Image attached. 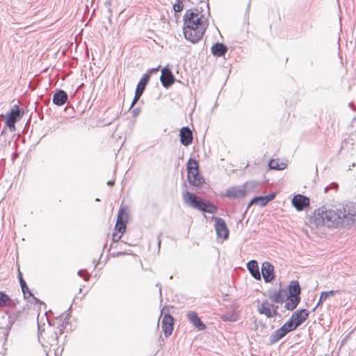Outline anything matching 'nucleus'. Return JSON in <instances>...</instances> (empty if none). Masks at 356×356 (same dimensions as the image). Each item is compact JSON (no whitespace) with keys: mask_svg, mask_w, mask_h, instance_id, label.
<instances>
[{"mask_svg":"<svg viewBox=\"0 0 356 356\" xmlns=\"http://www.w3.org/2000/svg\"><path fill=\"white\" fill-rule=\"evenodd\" d=\"M313 218L317 226L350 228L356 226V203L349 202L332 208L321 207L315 210Z\"/></svg>","mask_w":356,"mask_h":356,"instance_id":"obj_1","label":"nucleus"},{"mask_svg":"<svg viewBox=\"0 0 356 356\" xmlns=\"http://www.w3.org/2000/svg\"><path fill=\"white\" fill-rule=\"evenodd\" d=\"M208 19L198 9L187 10L184 15V35L185 38L195 44L203 37L208 28Z\"/></svg>","mask_w":356,"mask_h":356,"instance_id":"obj_2","label":"nucleus"},{"mask_svg":"<svg viewBox=\"0 0 356 356\" xmlns=\"http://www.w3.org/2000/svg\"><path fill=\"white\" fill-rule=\"evenodd\" d=\"M183 200L186 204L203 212L215 213L217 207L208 200H204L188 191L183 193Z\"/></svg>","mask_w":356,"mask_h":356,"instance_id":"obj_3","label":"nucleus"},{"mask_svg":"<svg viewBox=\"0 0 356 356\" xmlns=\"http://www.w3.org/2000/svg\"><path fill=\"white\" fill-rule=\"evenodd\" d=\"M258 186L257 181H247L243 185L234 186L226 189L221 195L222 197L229 199H241L250 193L252 192Z\"/></svg>","mask_w":356,"mask_h":356,"instance_id":"obj_4","label":"nucleus"},{"mask_svg":"<svg viewBox=\"0 0 356 356\" xmlns=\"http://www.w3.org/2000/svg\"><path fill=\"white\" fill-rule=\"evenodd\" d=\"M187 179L191 186L196 189L200 188L204 183V179L200 174L199 165L194 159H189L187 163Z\"/></svg>","mask_w":356,"mask_h":356,"instance_id":"obj_5","label":"nucleus"},{"mask_svg":"<svg viewBox=\"0 0 356 356\" xmlns=\"http://www.w3.org/2000/svg\"><path fill=\"white\" fill-rule=\"evenodd\" d=\"M278 306L270 303L268 300H264L258 307V312L261 314L265 315L267 318H273L278 314Z\"/></svg>","mask_w":356,"mask_h":356,"instance_id":"obj_6","label":"nucleus"},{"mask_svg":"<svg viewBox=\"0 0 356 356\" xmlns=\"http://www.w3.org/2000/svg\"><path fill=\"white\" fill-rule=\"evenodd\" d=\"M212 220L215 221V229L218 237L227 239L229 236V229L225 220L217 216H213Z\"/></svg>","mask_w":356,"mask_h":356,"instance_id":"obj_7","label":"nucleus"},{"mask_svg":"<svg viewBox=\"0 0 356 356\" xmlns=\"http://www.w3.org/2000/svg\"><path fill=\"white\" fill-rule=\"evenodd\" d=\"M128 220V216L125 211L124 208H120L118 211L117 222L115 226V231H118V234H124L126 229V224Z\"/></svg>","mask_w":356,"mask_h":356,"instance_id":"obj_8","label":"nucleus"},{"mask_svg":"<svg viewBox=\"0 0 356 356\" xmlns=\"http://www.w3.org/2000/svg\"><path fill=\"white\" fill-rule=\"evenodd\" d=\"M160 80L163 86L165 88H170L175 82V76L168 67H164L161 71Z\"/></svg>","mask_w":356,"mask_h":356,"instance_id":"obj_9","label":"nucleus"},{"mask_svg":"<svg viewBox=\"0 0 356 356\" xmlns=\"http://www.w3.org/2000/svg\"><path fill=\"white\" fill-rule=\"evenodd\" d=\"M174 326V318L168 314H165L161 321V327L164 332L165 337H168L171 335Z\"/></svg>","mask_w":356,"mask_h":356,"instance_id":"obj_10","label":"nucleus"},{"mask_svg":"<svg viewBox=\"0 0 356 356\" xmlns=\"http://www.w3.org/2000/svg\"><path fill=\"white\" fill-rule=\"evenodd\" d=\"M292 204L298 211H302L309 205V198L302 195H295L292 199Z\"/></svg>","mask_w":356,"mask_h":356,"instance_id":"obj_11","label":"nucleus"},{"mask_svg":"<svg viewBox=\"0 0 356 356\" xmlns=\"http://www.w3.org/2000/svg\"><path fill=\"white\" fill-rule=\"evenodd\" d=\"M261 273L265 282H270L274 279V266L268 261L261 265Z\"/></svg>","mask_w":356,"mask_h":356,"instance_id":"obj_12","label":"nucleus"},{"mask_svg":"<svg viewBox=\"0 0 356 356\" xmlns=\"http://www.w3.org/2000/svg\"><path fill=\"white\" fill-rule=\"evenodd\" d=\"M275 197V193H270L265 196H257L252 198L248 204V208H250L253 204H259L261 207L266 206L268 202L274 200Z\"/></svg>","mask_w":356,"mask_h":356,"instance_id":"obj_13","label":"nucleus"},{"mask_svg":"<svg viewBox=\"0 0 356 356\" xmlns=\"http://www.w3.org/2000/svg\"><path fill=\"white\" fill-rule=\"evenodd\" d=\"M180 142L184 146H188L193 142V133L188 127H182L180 129Z\"/></svg>","mask_w":356,"mask_h":356,"instance_id":"obj_14","label":"nucleus"},{"mask_svg":"<svg viewBox=\"0 0 356 356\" xmlns=\"http://www.w3.org/2000/svg\"><path fill=\"white\" fill-rule=\"evenodd\" d=\"M186 316L189 322L192 323L195 327L197 328L198 330H204L206 329V325L202 323L195 312L190 311L187 313Z\"/></svg>","mask_w":356,"mask_h":356,"instance_id":"obj_15","label":"nucleus"},{"mask_svg":"<svg viewBox=\"0 0 356 356\" xmlns=\"http://www.w3.org/2000/svg\"><path fill=\"white\" fill-rule=\"evenodd\" d=\"M20 117V110L17 105L14 106L6 119V124L10 129H15V124L18 118Z\"/></svg>","mask_w":356,"mask_h":356,"instance_id":"obj_16","label":"nucleus"},{"mask_svg":"<svg viewBox=\"0 0 356 356\" xmlns=\"http://www.w3.org/2000/svg\"><path fill=\"white\" fill-rule=\"evenodd\" d=\"M309 314V312L307 309H303L294 312L291 318L295 322L296 325L298 327L307 320Z\"/></svg>","mask_w":356,"mask_h":356,"instance_id":"obj_17","label":"nucleus"},{"mask_svg":"<svg viewBox=\"0 0 356 356\" xmlns=\"http://www.w3.org/2000/svg\"><path fill=\"white\" fill-rule=\"evenodd\" d=\"M68 99V95L65 91L61 89L56 90L53 98V103L58 106L64 105Z\"/></svg>","mask_w":356,"mask_h":356,"instance_id":"obj_18","label":"nucleus"},{"mask_svg":"<svg viewBox=\"0 0 356 356\" xmlns=\"http://www.w3.org/2000/svg\"><path fill=\"white\" fill-rule=\"evenodd\" d=\"M247 268L251 275L257 280H261V275L259 269L258 263L256 260H251L248 262Z\"/></svg>","mask_w":356,"mask_h":356,"instance_id":"obj_19","label":"nucleus"},{"mask_svg":"<svg viewBox=\"0 0 356 356\" xmlns=\"http://www.w3.org/2000/svg\"><path fill=\"white\" fill-rule=\"evenodd\" d=\"M17 301L11 299L6 293L0 291V307H15Z\"/></svg>","mask_w":356,"mask_h":356,"instance_id":"obj_20","label":"nucleus"},{"mask_svg":"<svg viewBox=\"0 0 356 356\" xmlns=\"http://www.w3.org/2000/svg\"><path fill=\"white\" fill-rule=\"evenodd\" d=\"M227 50V47L224 44L220 42L214 44L211 49L212 54L217 57L225 56Z\"/></svg>","mask_w":356,"mask_h":356,"instance_id":"obj_21","label":"nucleus"},{"mask_svg":"<svg viewBox=\"0 0 356 356\" xmlns=\"http://www.w3.org/2000/svg\"><path fill=\"white\" fill-rule=\"evenodd\" d=\"M286 293L283 290H273L269 292V298L276 303H282L284 300Z\"/></svg>","mask_w":356,"mask_h":356,"instance_id":"obj_22","label":"nucleus"},{"mask_svg":"<svg viewBox=\"0 0 356 356\" xmlns=\"http://www.w3.org/2000/svg\"><path fill=\"white\" fill-rule=\"evenodd\" d=\"M286 334L287 333L284 330V329L282 328V327H280L270 334L269 338V343L270 345L275 343L281 339H282L284 337H285Z\"/></svg>","mask_w":356,"mask_h":356,"instance_id":"obj_23","label":"nucleus"},{"mask_svg":"<svg viewBox=\"0 0 356 356\" xmlns=\"http://www.w3.org/2000/svg\"><path fill=\"white\" fill-rule=\"evenodd\" d=\"M289 291L291 296L300 297L301 289L297 280H293L289 285Z\"/></svg>","mask_w":356,"mask_h":356,"instance_id":"obj_24","label":"nucleus"},{"mask_svg":"<svg viewBox=\"0 0 356 356\" xmlns=\"http://www.w3.org/2000/svg\"><path fill=\"white\" fill-rule=\"evenodd\" d=\"M300 301V297H293L289 296L285 305V307L290 311L296 308Z\"/></svg>","mask_w":356,"mask_h":356,"instance_id":"obj_25","label":"nucleus"},{"mask_svg":"<svg viewBox=\"0 0 356 356\" xmlns=\"http://www.w3.org/2000/svg\"><path fill=\"white\" fill-rule=\"evenodd\" d=\"M149 81V79L148 74H143L138 82L136 90L143 92Z\"/></svg>","mask_w":356,"mask_h":356,"instance_id":"obj_26","label":"nucleus"},{"mask_svg":"<svg viewBox=\"0 0 356 356\" xmlns=\"http://www.w3.org/2000/svg\"><path fill=\"white\" fill-rule=\"evenodd\" d=\"M270 169L273 170H284L286 168V164L284 163H279V160L271 159L268 163Z\"/></svg>","mask_w":356,"mask_h":356,"instance_id":"obj_27","label":"nucleus"},{"mask_svg":"<svg viewBox=\"0 0 356 356\" xmlns=\"http://www.w3.org/2000/svg\"><path fill=\"white\" fill-rule=\"evenodd\" d=\"M298 327L297 325H296L295 322L291 320V318H290L282 326V328L284 329V330L288 334L289 332L295 330Z\"/></svg>","mask_w":356,"mask_h":356,"instance_id":"obj_28","label":"nucleus"},{"mask_svg":"<svg viewBox=\"0 0 356 356\" xmlns=\"http://www.w3.org/2000/svg\"><path fill=\"white\" fill-rule=\"evenodd\" d=\"M118 249L122 250V248L120 247V244H116V243H111V245H110V250L111 251V254L113 257H118L119 255L124 254H125L122 250L119 251Z\"/></svg>","mask_w":356,"mask_h":356,"instance_id":"obj_29","label":"nucleus"},{"mask_svg":"<svg viewBox=\"0 0 356 356\" xmlns=\"http://www.w3.org/2000/svg\"><path fill=\"white\" fill-rule=\"evenodd\" d=\"M20 283V286H21V288H22V291L23 292V294H24V296L25 298H27L26 296V294L28 293L29 296H33V294L31 293V292L29 291L27 285H26V283L25 282V280L23 279V278H21V282Z\"/></svg>","mask_w":356,"mask_h":356,"instance_id":"obj_30","label":"nucleus"},{"mask_svg":"<svg viewBox=\"0 0 356 356\" xmlns=\"http://www.w3.org/2000/svg\"><path fill=\"white\" fill-rule=\"evenodd\" d=\"M221 319L223 321L234 322L237 320V316L234 313L223 314L221 316Z\"/></svg>","mask_w":356,"mask_h":356,"instance_id":"obj_31","label":"nucleus"},{"mask_svg":"<svg viewBox=\"0 0 356 356\" xmlns=\"http://www.w3.org/2000/svg\"><path fill=\"white\" fill-rule=\"evenodd\" d=\"M183 2L181 0H176L173 5V8L175 13H179L183 10Z\"/></svg>","mask_w":356,"mask_h":356,"instance_id":"obj_32","label":"nucleus"},{"mask_svg":"<svg viewBox=\"0 0 356 356\" xmlns=\"http://www.w3.org/2000/svg\"><path fill=\"white\" fill-rule=\"evenodd\" d=\"M339 292V291H338V290H336V291L331 290V291H323L321 294V296H324V298L325 300H327L328 298L335 296Z\"/></svg>","mask_w":356,"mask_h":356,"instance_id":"obj_33","label":"nucleus"},{"mask_svg":"<svg viewBox=\"0 0 356 356\" xmlns=\"http://www.w3.org/2000/svg\"><path fill=\"white\" fill-rule=\"evenodd\" d=\"M143 93V92L138 91V90H136L135 95H134V99H133V101L131 102V107L134 106L138 102V101L139 100V99L142 96Z\"/></svg>","mask_w":356,"mask_h":356,"instance_id":"obj_34","label":"nucleus"},{"mask_svg":"<svg viewBox=\"0 0 356 356\" xmlns=\"http://www.w3.org/2000/svg\"><path fill=\"white\" fill-rule=\"evenodd\" d=\"M20 312H17V313H13L8 316V322L11 325L17 320L18 318V316L19 315Z\"/></svg>","mask_w":356,"mask_h":356,"instance_id":"obj_35","label":"nucleus"},{"mask_svg":"<svg viewBox=\"0 0 356 356\" xmlns=\"http://www.w3.org/2000/svg\"><path fill=\"white\" fill-rule=\"evenodd\" d=\"M68 324V315H66L64 318L62 324L58 327L60 330V334H61L63 332V330L65 327V325Z\"/></svg>","mask_w":356,"mask_h":356,"instance_id":"obj_36","label":"nucleus"},{"mask_svg":"<svg viewBox=\"0 0 356 356\" xmlns=\"http://www.w3.org/2000/svg\"><path fill=\"white\" fill-rule=\"evenodd\" d=\"M78 275L83 277L86 281H88L90 278V275H88V272L84 270H80L78 272Z\"/></svg>","mask_w":356,"mask_h":356,"instance_id":"obj_37","label":"nucleus"},{"mask_svg":"<svg viewBox=\"0 0 356 356\" xmlns=\"http://www.w3.org/2000/svg\"><path fill=\"white\" fill-rule=\"evenodd\" d=\"M122 234H118V233H113V236H112V240H113V243H115L117 242H118L120 241V239L122 238Z\"/></svg>","mask_w":356,"mask_h":356,"instance_id":"obj_38","label":"nucleus"},{"mask_svg":"<svg viewBox=\"0 0 356 356\" xmlns=\"http://www.w3.org/2000/svg\"><path fill=\"white\" fill-rule=\"evenodd\" d=\"M159 67H155V68H151L149 69L146 73L144 74H148L149 79L150 78V76L152 74L156 73L159 71Z\"/></svg>","mask_w":356,"mask_h":356,"instance_id":"obj_39","label":"nucleus"},{"mask_svg":"<svg viewBox=\"0 0 356 356\" xmlns=\"http://www.w3.org/2000/svg\"><path fill=\"white\" fill-rule=\"evenodd\" d=\"M330 188H333V189H334V190H337V189L338 188V185H337V184H336V183H332V184H331V185H330V186L325 187V193H327V191H328Z\"/></svg>","mask_w":356,"mask_h":356,"instance_id":"obj_40","label":"nucleus"},{"mask_svg":"<svg viewBox=\"0 0 356 356\" xmlns=\"http://www.w3.org/2000/svg\"><path fill=\"white\" fill-rule=\"evenodd\" d=\"M326 300L324 298V296H321V294L320 295V298H319V300H318V302L316 305V306L314 307V310H315L318 307H319L320 305H322V303L325 301Z\"/></svg>","mask_w":356,"mask_h":356,"instance_id":"obj_41","label":"nucleus"},{"mask_svg":"<svg viewBox=\"0 0 356 356\" xmlns=\"http://www.w3.org/2000/svg\"><path fill=\"white\" fill-rule=\"evenodd\" d=\"M140 111V108H136L133 109L132 114L134 116H137L139 114Z\"/></svg>","mask_w":356,"mask_h":356,"instance_id":"obj_42","label":"nucleus"},{"mask_svg":"<svg viewBox=\"0 0 356 356\" xmlns=\"http://www.w3.org/2000/svg\"><path fill=\"white\" fill-rule=\"evenodd\" d=\"M156 286H157V287H159V293H160V296H161V295H162V292H161V291H162V289H161V285L160 284V283H157V284H156Z\"/></svg>","mask_w":356,"mask_h":356,"instance_id":"obj_43","label":"nucleus"},{"mask_svg":"<svg viewBox=\"0 0 356 356\" xmlns=\"http://www.w3.org/2000/svg\"><path fill=\"white\" fill-rule=\"evenodd\" d=\"M161 234H160L158 236V237H157V240H158V245H159V247H160V245H161V238H161Z\"/></svg>","mask_w":356,"mask_h":356,"instance_id":"obj_44","label":"nucleus"},{"mask_svg":"<svg viewBox=\"0 0 356 356\" xmlns=\"http://www.w3.org/2000/svg\"><path fill=\"white\" fill-rule=\"evenodd\" d=\"M114 183H115L114 181H108L107 184L110 186H113Z\"/></svg>","mask_w":356,"mask_h":356,"instance_id":"obj_45","label":"nucleus"},{"mask_svg":"<svg viewBox=\"0 0 356 356\" xmlns=\"http://www.w3.org/2000/svg\"><path fill=\"white\" fill-rule=\"evenodd\" d=\"M18 277H19V282H21V278H23V277H22V273L19 270Z\"/></svg>","mask_w":356,"mask_h":356,"instance_id":"obj_46","label":"nucleus"},{"mask_svg":"<svg viewBox=\"0 0 356 356\" xmlns=\"http://www.w3.org/2000/svg\"><path fill=\"white\" fill-rule=\"evenodd\" d=\"M207 13H208V15L209 16V15H210V12H209V4H207Z\"/></svg>","mask_w":356,"mask_h":356,"instance_id":"obj_47","label":"nucleus"},{"mask_svg":"<svg viewBox=\"0 0 356 356\" xmlns=\"http://www.w3.org/2000/svg\"><path fill=\"white\" fill-rule=\"evenodd\" d=\"M250 3H248V9L249 10L250 9Z\"/></svg>","mask_w":356,"mask_h":356,"instance_id":"obj_48","label":"nucleus"},{"mask_svg":"<svg viewBox=\"0 0 356 356\" xmlns=\"http://www.w3.org/2000/svg\"><path fill=\"white\" fill-rule=\"evenodd\" d=\"M184 0H181V1L183 2Z\"/></svg>","mask_w":356,"mask_h":356,"instance_id":"obj_49","label":"nucleus"}]
</instances>
